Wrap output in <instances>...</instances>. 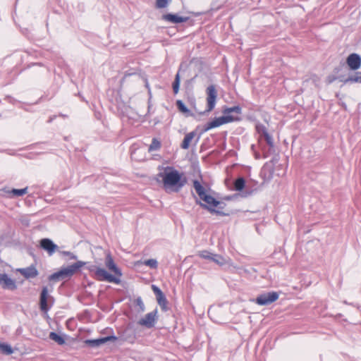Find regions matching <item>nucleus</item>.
<instances>
[{
	"mask_svg": "<svg viewBox=\"0 0 361 361\" xmlns=\"http://www.w3.org/2000/svg\"><path fill=\"white\" fill-rule=\"evenodd\" d=\"M105 265L109 271L114 273L113 276L117 277L118 279H121L120 278L123 275L122 271L114 262V260L110 252H109L106 256Z\"/></svg>",
	"mask_w": 361,
	"mask_h": 361,
	"instance_id": "obj_14",
	"label": "nucleus"
},
{
	"mask_svg": "<svg viewBox=\"0 0 361 361\" xmlns=\"http://www.w3.org/2000/svg\"><path fill=\"white\" fill-rule=\"evenodd\" d=\"M191 105L193 109H194V106L196 108L195 99H193L192 101L191 102Z\"/></svg>",
	"mask_w": 361,
	"mask_h": 361,
	"instance_id": "obj_53",
	"label": "nucleus"
},
{
	"mask_svg": "<svg viewBox=\"0 0 361 361\" xmlns=\"http://www.w3.org/2000/svg\"><path fill=\"white\" fill-rule=\"evenodd\" d=\"M163 171L157 174L154 180L162 184V188L167 193L178 192L187 183V177L173 166H159Z\"/></svg>",
	"mask_w": 361,
	"mask_h": 361,
	"instance_id": "obj_1",
	"label": "nucleus"
},
{
	"mask_svg": "<svg viewBox=\"0 0 361 361\" xmlns=\"http://www.w3.org/2000/svg\"><path fill=\"white\" fill-rule=\"evenodd\" d=\"M190 63H195L196 64H198L200 66H202V61L198 59H195V58H193L191 61H190Z\"/></svg>",
	"mask_w": 361,
	"mask_h": 361,
	"instance_id": "obj_48",
	"label": "nucleus"
},
{
	"mask_svg": "<svg viewBox=\"0 0 361 361\" xmlns=\"http://www.w3.org/2000/svg\"><path fill=\"white\" fill-rule=\"evenodd\" d=\"M161 147V141L157 139V137H153L152 140V142L149 146L148 152H152L154 151H157L160 149Z\"/></svg>",
	"mask_w": 361,
	"mask_h": 361,
	"instance_id": "obj_33",
	"label": "nucleus"
},
{
	"mask_svg": "<svg viewBox=\"0 0 361 361\" xmlns=\"http://www.w3.org/2000/svg\"><path fill=\"white\" fill-rule=\"evenodd\" d=\"M54 302L52 296L49 295L47 286H43L39 294V309L47 313L51 307Z\"/></svg>",
	"mask_w": 361,
	"mask_h": 361,
	"instance_id": "obj_6",
	"label": "nucleus"
},
{
	"mask_svg": "<svg viewBox=\"0 0 361 361\" xmlns=\"http://www.w3.org/2000/svg\"><path fill=\"white\" fill-rule=\"evenodd\" d=\"M118 340V338L112 334L104 337H99L96 339H86L84 341V343L89 348H94L106 343L108 341H116Z\"/></svg>",
	"mask_w": 361,
	"mask_h": 361,
	"instance_id": "obj_9",
	"label": "nucleus"
},
{
	"mask_svg": "<svg viewBox=\"0 0 361 361\" xmlns=\"http://www.w3.org/2000/svg\"><path fill=\"white\" fill-rule=\"evenodd\" d=\"M143 264L146 266L149 267L151 269H157L158 267V262L155 259H146Z\"/></svg>",
	"mask_w": 361,
	"mask_h": 361,
	"instance_id": "obj_41",
	"label": "nucleus"
},
{
	"mask_svg": "<svg viewBox=\"0 0 361 361\" xmlns=\"http://www.w3.org/2000/svg\"><path fill=\"white\" fill-rule=\"evenodd\" d=\"M171 0H156L155 1V7L157 8H166Z\"/></svg>",
	"mask_w": 361,
	"mask_h": 361,
	"instance_id": "obj_37",
	"label": "nucleus"
},
{
	"mask_svg": "<svg viewBox=\"0 0 361 361\" xmlns=\"http://www.w3.org/2000/svg\"><path fill=\"white\" fill-rule=\"evenodd\" d=\"M88 264L87 262L78 261L67 267H63L66 272L68 277L70 279L75 274L79 272L82 267Z\"/></svg>",
	"mask_w": 361,
	"mask_h": 361,
	"instance_id": "obj_18",
	"label": "nucleus"
},
{
	"mask_svg": "<svg viewBox=\"0 0 361 361\" xmlns=\"http://www.w3.org/2000/svg\"><path fill=\"white\" fill-rule=\"evenodd\" d=\"M27 188H24L21 189H12L10 193L14 197H21L27 193Z\"/></svg>",
	"mask_w": 361,
	"mask_h": 361,
	"instance_id": "obj_35",
	"label": "nucleus"
},
{
	"mask_svg": "<svg viewBox=\"0 0 361 361\" xmlns=\"http://www.w3.org/2000/svg\"><path fill=\"white\" fill-rule=\"evenodd\" d=\"M222 113L226 115H231L232 113H235L237 114H241L242 108L240 105L233 106L231 107H228L227 106H224L222 109Z\"/></svg>",
	"mask_w": 361,
	"mask_h": 361,
	"instance_id": "obj_30",
	"label": "nucleus"
},
{
	"mask_svg": "<svg viewBox=\"0 0 361 361\" xmlns=\"http://www.w3.org/2000/svg\"><path fill=\"white\" fill-rule=\"evenodd\" d=\"M0 353L6 355H10L13 353V349L9 343L0 342Z\"/></svg>",
	"mask_w": 361,
	"mask_h": 361,
	"instance_id": "obj_31",
	"label": "nucleus"
},
{
	"mask_svg": "<svg viewBox=\"0 0 361 361\" xmlns=\"http://www.w3.org/2000/svg\"><path fill=\"white\" fill-rule=\"evenodd\" d=\"M205 92L207 95V109L204 111H201L194 106V110L201 116L205 115L214 109L218 97V92L215 85L212 84L209 85L207 87Z\"/></svg>",
	"mask_w": 361,
	"mask_h": 361,
	"instance_id": "obj_4",
	"label": "nucleus"
},
{
	"mask_svg": "<svg viewBox=\"0 0 361 361\" xmlns=\"http://www.w3.org/2000/svg\"><path fill=\"white\" fill-rule=\"evenodd\" d=\"M238 195V194L227 195V196H225L223 199L225 200H227V201H231V200H233Z\"/></svg>",
	"mask_w": 361,
	"mask_h": 361,
	"instance_id": "obj_47",
	"label": "nucleus"
},
{
	"mask_svg": "<svg viewBox=\"0 0 361 361\" xmlns=\"http://www.w3.org/2000/svg\"><path fill=\"white\" fill-rule=\"evenodd\" d=\"M279 298V293L276 291L266 292L259 294L252 301L261 306L269 305Z\"/></svg>",
	"mask_w": 361,
	"mask_h": 361,
	"instance_id": "obj_7",
	"label": "nucleus"
},
{
	"mask_svg": "<svg viewBox=\"0 0 361 361\" xmlns=\"http://www.w3.org/2000/svg\"><path fill=\"white\" fill-rule=\"evenodd\" d=\"M275 168L272 166L271 163H265L261 169L260 177L263 179L264 183L269 182L274 177Z\"/></svg>",
	"mask_w": 361,
	"mask_h": 361,
	"instance_id": "obj_17",
	"label": "nucleus"
},
{
	"mask_svg": "<svg viewBox=\"0 0 361 361\" xmlns=\"http://www.w3.org/2000/svg\"><path fill=\"white\" fill-rule=\"evenodd\" d=\"M18 271L26 279H33L38 276L39 271L35 264L25 268H20Z\"/></svg>",
	"mask_w": 361,
	"mask_h": 361,
	"instance_id": "obj_19",
	"label": "nucleus"
},
{
	"mask_svg": "<svg viewBox=\"0 0 361 361\" xmlns=\"http://www.w3.org/2000/svg\"><path fill=\"white\" fill-rule=\"evenodd\" d=\"M42 66L43 64L42 63H32L27 66L28 68H30L31 66Z\"/></svg>",
	"mask_w": 361,
	"mask_h": 361,
	"instance_id": "obj_50",
	"label": "nucleus"
},
{
	"mask_svg": "<svg viewBox=\"0 0 361 361\" xmlns=\"http://www.w3.org/2000/svg\"><path fill=\"white\" fill-rule=\"evenodd\" d=\"M190 18L188 16H180L178 13H169L161 16V20L173 23L180 24L187 22Z\"/></svg>",
	"mask_w": 361,
	"mask_h": 361,
	"instance_id": "obj_16",
	"label": "nucleus"
},
{
	"mask_svg": "<svg viewBox=\"0 0 361 361\" xmlns=\"http://www.w3.org/2000/svg\"><path fill=\"white\" fill-rule=\"evenodd\" d=\"M139 75L140 78H141V76H142V69L140 67L130 68L128 70H127L126 71H125L123 77L120 80L121 85H123L126 79L128 77H130L132 75Z\"/></svg>",
	"mask_w": 361,
	"mask_h": 361,
	"instance_id": "obj_23",
	"label": "nucleus"
},
{
	"mask_svg": "<svg viewBox=\"0 0 361 361\" xmlns=\"http://www.w3.org/2000/svg\"><path fill=\"white\" fill-rule=\"evenodd\" d=\"M246 181L244 177L240 176L233 182L234 190L238 192H242L245 188Z\"/></svg>",
	"mask_w": 361,
	"mask_h": 361,
	"instance_id": "obj_29",
	"label": "nucleus"
},
{
	"mask_svg": "<svg viewBox=\"0 0 361 361\" xmlns=\"http://www.w3.org/2000/svg\"><path fill=\"white\" fill-rule=\"evenodd\" d=\"M342 106L345 109L346 108V104H345L344 103L342 104Z\"/></svg>",
	"mask_w": 361,
	"mask_h": 361,
	"instance_id": "obj_57",
	"label": "nucleus"
},
{
	"mask_svg": "<svg viewBox=\"0 0 361 361\" xmlns=\"http://www.w3.org/2000/svg\"><path fill=\"white\" fill-rule=\"evenodd\" d=\"M344 62L349 70L356 71L361 67V56L357 53L350 54Z\"/></svg>",
	"mask_w": 361,
	"mask_h": 361,
	"instance_id": "obj_13",
	"label": "nucleus"
},
{
	"mask_svg": "<svg viewBox=\"0 0 361 361\" xmlns=\"http://www.w3.org/2000/svg\"><path fill=\"white\" fill-rule=\"evenodd\" d=\"M152 106V104H149V105H148V106H147V109H148V113L150 111V109H151Z\"/></svg>",
	"mask_w": 361,
	"mask_h": 361,
	"instance_id": "obj_55",
	"label": "nucleus"
},
{
	"mask_svg": "<svg viewBox=\"0 0 361 361\" xmlns=\"http://www.w3.org/2000/svg\"><path fill=\"white\" fill-rule=\"evenodd\" d=\"M93 284H94V282H93V281H88V280H87V286H92Z\"/></svg>",
	"mask_w": 361,
	"mask_h": 361,
	"instance_id": "obj_54",
	"label": "nucleus"
},
{
	"mask_svg": "<svg viewBox=\"0 0 361 361\" xmlns=\"http://www.w3.org/2000/svg\"><path fill=\"white\" fill-rule=\"evenodd\" d=\"M88 264L85 265V268L87 269L90 273L93 274V277L99 281H106L109 283H113L115 284H120L121 280L117 277L113 276L112 274L109 272L104 268L99 267L94 264L87 262Z\"/></svg>",
	"mask_w": 361,
	"mask_h": 361,
	"instance_id": "obj_3",
	"label": "nucleus"
},
{
	"mask_svg": "<svg viewBox=\"0 0 361 361\" xmlns=\"http://www.w3.org/2000/svg\"><path fill=\"white\" fill-rule=\"evenodd\" d=\"M157 312V308H156L152 312L147 313L143 318H141L137 322L138 324L147 329H152L154 327L155 324L158 319Z\"/></svg>",
	"mask_w": 361,
	"mask_h": 361,
	"instance_id": "obj_11",
	"label": "nucleus"
},
{
	"mask_svg": "<svg viewBox=\"0 0 361 361\" xmlns=\"http://www.w3.org/2000/svg\"><path fill=\"white\" fill-rule=\"evenodd\" d=\"M197 76V74H196V75H195V77H194L192 80L195 79Z\"/></svg>",
	"mask_w": 361,
	"mask_h": 361,
	"instance_id": "obj_59",
	"label": "nucleus"
},
{
	"mask_svg": "<svg viewBox=\"0 0 361 361\" xmlns=\"http://www.w3.org/2000/svg\"><path fill=\"white\" fill-rule=\"evenodd\" d=\"M192 186L198 195V197H197L193 192H192L195 204L199 205L203 209L215 212L213 208L212 209L210 206L219 204V200L208 194L207 188L203 186L199 180H193Z\"/></svg>",
	"mask_w": 361,
	"mask_h": 361,
	"instance_id": "obj_2",
	"label": "nucleus"
},
{
	"mask_svg": "<svg viewBox=\"0 0 361 361\" xmlns=\"http://www.w3.org/2000/svg\"><path fill=\"white\" fill-rule=\"evenodd\" d=\"M59 253L63 256L68 257V259H77V256L70 251H59Z\"/></svg>",
	"mask_w": 361,
	"mask_h": 361,
	"instance_id": "obj_43",
	"label": "nucleus"
},
{
	"mask_svg": "<svg viewBox=\"0 0 361 361\" xmlns=\"http://www.w3.org/2000/svg\"><path fill=\"white\" fill-rule=\"evenodd\" d=\"M251 150L252 151L253 153H255V151H257L256 149V146L255 145H251Z\"/></svg>",
	"mask_w": 361,
	"mask_h": 361,
	"instance_id": "obj_51",
	"label": "nucleus"
},
{
	"mask_svg": "<svg viewBox=\"0 0 361 361\" xmlns=\"http://www.w3.org/2000/svg\"><path fill=\"white\" fill-rule=\"evenodd\" d=\"M198 255L203 259L211 261L214 254L210 252L208 250H202L199 252Z\"/></svg>",
	"mask_w": 361,
	"mask_h": 361,
	"instance_id": "obj_39",
	"label": "nucleus"
},
{
	"mask_svg": "<svg viewBox=\"0 0 361 361\" xmlns=\"http://www.w3.org/2000/svg\"><path fill=\"white\" fill-rule=\"evenodd\" d=\"M156 299L157 303L160 305L161 310L164 312H166L169 310V307H167L168 300L166 299L165 294L156 298Z\"/></svg>",
	"mask_w": 361,
	"mask_h": 361,
	"instance_id": "obj_32",
	"label": "nucleus"
},
{
	"mask_svg": "<svg viewBox=\"0 0 361 361\" xmlns=\"http://www.w3.org/2000/svg\"><path fill=\"white\" fill-rule=\"evenodd\" d=\"M134 304L139 307V310H138L139 312H143L145 311V305H144L142 300L140 297L137 298L134 300Z\"/></svg>",
	"mask_w": 361,
	"mask_h": 361,
	"instance_id": "obj_42",
	"label": "nucleus"
},
{
	"mask_svg": "<svg viewBox=\"0 0 361 361\" xmlns=\"http://www.w3.org/2000/svg\"><path fill=\"white\" fill-rule=\"evenodd\" d=\"M152 289L153 293H154L156 298H157L159 296H161V295L164 294L163 293V291L158 286H157L156 285H152Z\"/></svg>",
	"mask_w": 361,
	"mask_h": 361,
	"instance_id": "obj_44",
	"label": "nucleus"
},
{
	"mask_svg": "<svg viewBox=\"0 0 361 361\" xmlns=\"http://www.w3.org/2000/svg\"><path fill=\"white\" fill-rule=\"evenodd\" d=\"M39 246L42 250L46 251L49 256L59 251V246L51 239L48 238H42L39 240Z\"/></svg>",
	"mask_w": 361,
	"mask_h": 361,
	"instance_id": "obj_12",
	"label": "nucleus"
},
{
	"mask_svg": "<svg viewBox=\"0 0 361 361\" xmlns=\"http://www.w3.org/2000/svg\"><path fill=\"white\" fill-rule=\"evenodd\" d=\"M69 279L63 267H61L59 271L50 274L48 276V281L50 283H56L61 280Z\"/></svg>",
	"mask_w": 361,
	"mask_h": 361,
	"instance_id": "obj_20",
	"label": "nucleus"
},
{
	"mask_svg": "<svg viewBox=\"0 0 361 361\" xmlns=\"http://www.w3.org/2000/svg\"><path fill=\"white\" fill-rule=\"evenodd\" d=\"M219 204H215L214 206H210L212 207V209L213 208V209L215 211V212H211V211H208L210 214H216V215H218V216H229V212H225L223 211V209H224L225 206H226V204L223 202H221L219 200Z\"/></svg>",
	"mask_w": 361,
	"mask_h": 361,
	"instance_id": "obj_24",
	"label": "nucleus"
},
{
	"mask_svg": "<svg viewBox=\"0 0 361 361\" xmlns=\"http://www.w3.org/2000/svg\"><path fill=\"white\" fill-rule=\"evenodd\" d=\"M279 161V159L276 156H274L272 157V159L269 161H267L266 163H271L272 164V166L274 167V165L278 162Z\"/></svg>",
	"mask_w": 361,
	"mask_h": 361,
	"instance_id": "obj_46",
	"label": "nucleus"
},
{
	"mask_svg": "<svg viewBox=\"0 0 361 361\" xmlns=\"http://www.w3.org/2000/svg\"><path fill=\"white\" fill-rule=\"evenodd\" d=\"M211 261L214 262L218 265H223L225 263L224 258L221 255L217 254H214V255H213Z\"/></svg>",
	"mask_w": 361,
	"mask_h": 361,
	"instance_id": "obj_40",
	"label": "nucleus"
},
{
	"mask_svg": "<svg viewBox=\"0 0 361 361\" xmlns=\"http://www.w3.org/2000/svg\"><path fill=\"white\" fill-rule=\"evenodd\" d=\"M264 138L268 145V149H267V147L265 145H262L261 144V139H259V147L263 152V158H267L270 154H274L275 152L274 149V143L272 136L269 133H266L262 137Z\"/></svg>",
	"mask_w": 361,
	"mask_h": 361,
	"instance_id": "obj_10",
	"label": "nucleus"
},
{
	"mask_svg": "<svg viewBox=\"0 0 361 361\" xmlns=\"http://www.w3.org/2000/svg\"><path fill=\"white\" fill-rule=\"evenodd\" d=\"M254 157L256 159H259L261 158H263V154L261 155V154L258 151H255Z\"/></svg>",
	"mask_w": 361,
	"mask_h": 361,
	"instance_id": "obj_49",
	"label": "nucleus"
},
{
	"mask_svg": "<svg viewBox=\"0 0 361 361\" xmlns=\"http://www.w3.org/2000/svg\"><path fill=\"white\" fill-rule=\"evenodd\" d=\"M336 80L343 82V84L361 83V72L356 71L353 74L349 75L348 76L346 73H343L342 75L336 77L327 76L326 78L325 82L327 85H330Z\"/></svg>",
	"mask_w": 361,
	"mask_h": 361,
	"instance_id": "obj_5",
	"label": "nucleus"
},
{
	"mask_svg": "<svg viewBox=\"0 0 361 361\" xmlns=\"http://www.w3.org/2000/svg\"><path fill=\"white\" fill-rule=\"evenodd\" d=\"M49 338L55 341L57 344L62 345L66 343V335L61 334L55 331H51L49 336Z\"/></svg>",
	"mask_w": 361,
	"mask_h": 361,
	"instance_id": "obj_27",
	"label": "nucleus"
},
{
	"mask_svg": "<svg viewBox=\"0 0 361 361\" xmlns=\"http://www.w3.org/2000/svg\"><path fill=\"white\" fill-rule=\"evenodd\" d=\"M257 133L259 135V139H262V137L268 133V130L266 126L263 124H257L255 126Z\"/></svg>",
	"mask_w": 361,
	"mask_h": 361,
	"instance_id": "obj_36",
	"label": "nucleus"
},
{
	"mask_svg": "<svg viewBox=\"0 0 361 361\" xmlns=\"http://www.w3.org/2000/svg\"><path fill=\"white\" fill-rule=\"evenodd\" d=\"M180 77L179 74V71L176 73L174 80L172 83V88L173 92L174 94H178L179 89H180Z\"/></svg>",
	"mask_w": 361,
	"mask_h": 361,
	"instance_id": "obj_34",
	"label": "nucleus"
},
{
	"mask_svg": "<svg viewBox=\"0 0 361 361\" xmlns=\"http://www.w3.org/2000/svg\"><path fill=\"white\" fill-rule=\"evenodd\" d=\"M118 339L122 341H128L130 343H134L136 338L135 329L133 323H128L125 329L118 333Z\"/></svg>",
	"mask_w": 361,
	"mask_h": 361,
	"instance_id": "obj_8",
	"label": "nucleus"
},
{
	"mask_svg": "<svg viewBox=\"0 0 361 361\" xmlns=\"http://www.w3.org/2000/svg\"><path fill=\"white\" fill-rule=\"evenodd\" d=\"M84 279H86V280H87V276H84Z\"/></svg>",
	"mask_w": 361,
	"mask_h": 361,
	"instance_id": "obj_60",
	"label": "nucleus"
},
{
	"mask_svg": "<svg viewBox=\"0 0 361 361\" xmlns=\"http://www.w3.org/2000/svg\"><path fill=\"white\" fill-rule=\"evenodd\" d=\"M219 122H218V120H217V118L215 117L214 119H212V121H209L208 123H207L203 128L200 130L196 140H195V142H197L200 138V136L204 133L205 132L212 129V128H217V127H219Z\"/></svg>",
	"mask_w": 361,
	"mask_h": 361,
	"instance_id": "obj_22",
	"label": "nucleus"
},
{
	"mask_svg": "<svg viewBox=\"0 0 361 361\" xmlns=\"http://www.w3.org/2000/svg\"><path fill=\"white\" fill-rule=\"evenodd\" d=\"M61 116L62 117H66V115H63V114H60Z\"/></svg>",
	"mask_w": 361,
	"mask_h": 361,
	"instance_id": "obj_58",
	"label": "nucleus"
},
{
	"mask_svg": "<svg viewBox=\"0 0 361 361\" xmlns=\"http://www.w3.org/2000/svg\"><path fill=\"white\" fill-rule=\"evenodd\" d=\"M141 78L144 80L145 81V87L148 90V94H152L151 93V90H150V87H149V82H148V80L146 77L145 75H142V76H141Z\"/></svg>",
	"mask_w": 361,
	"mask_h": 361,
	"instance_id": "obj_45",
	"label": "nucleus"
},
{
	"mask_svg": "<svg viewBox=\"0 0 361 361\" xmlns=\"http://www.w3.org/2000/svg\"><path fill=\"white\" fill-rule=\"evenodd\" d=\"M257 191V188L255 189H250V188H246L243 190L242 192L239 194L242 197H248L250 196H252L254 192Z\"/></svg>",
	"mask_w": 361,
	"mask_h": 361,
	"instance_id": "obj_38",
	"label": "nucleus"
},
{
	"mask_svg": "<svg viewBox=\"0 0 361 361\" xmlns=\"http://www.w3.org/2000/svg\"><path fill=\"white\" fill-rule=\"evenodd\" d=\"M199 128H200V126H197L195 130H194L193 131H192L189 133H187L185 135V137L180 144V147L182 149H188L190 147V143H191L192 140L194 139V137L196 136L197 130Z\"/></svg>",
	"mask_w": 361,
	"mask_h": 361,
	"instance_id": "obj_21",
	"label": "nucleus"
},
{
	"mask_svg": "<svg viewBox=\"0 0 361 361\" xmlns=\"http://www.w3.org/2000/svg\"><path fill=\"white\" fill-rule=\"evenodd\" d=\"M343 73H346V65L345 63L341 60L339 64L334 68L332 74H330L328 76L336 77L342 75Z\"/></svg>",
	"mask_w": 361,
	"mask_h": 361,
	"instance_id": "obj_28",
	"label": "nucleus"
},
{
	"mask_svg": "<svg viewBox=\"0 0 361 361\" xmlns=\"http://www.w3.org/2000/svg\"><path fill=\"white\" fill-rule=\"evenodd\" d=\"M54 118H55V116H54V117H53V118H51H51L49 119L48 122H49V123H51V122L54 120Z\"/></svg>",
	"mask_w": 361,
	"mask_h": 361,
	"instance_id": "obj_56",
	"label": "nucleus"
},
{
	"mask_svg": "<svg viewBox=\"0 0 361 361\" xmlns=\"http://www.w3.org/2000/svg\"><path fill=\"white\" fill-rule=\"evenodd\" d=\"M219 126H222L224 124H226L228 123H232L234 121H241V118L239 116H235L233 115H226L224 114L223 116L220 117H216Z\"/></svg>",
	"mask_w": 361,
	"mask_h": 361,
	"instance_id": "obj_25",
	"label": "nucleus"
},
{
	"mask_svg": "<svg viewBox=\"0 0 361 361\" xmlns=\"http://www.w3.org/2000/svg\"><path fill=\"white\" fill-rule=\"evenodd\" d=\"M176 106L178 110L184 114L185 116L195 117V115L185 106V103L181 99L176 100Z\"/></svg>",
	"mask_w": 361,
	"mask_h": 361,
	"instance_id": "obj_26",
	"label": "nucleus"
},
{
	"mask_svg": "<svg viewBox=\"0 0 361 361\" xmlns=\"http://www.w3.org/2000/svg\"><path fill=\"white\" fill-rule=\"evenodd\" d=\"M0 286L3 289L15 290L18 288L16 281L7 274H0Z\"/></svg>",
	"mask_w": 361,
	"mask_h": 361,
	"instance_id": "obj_15",
	"label": "nucleus"
},
{
	"mask_svg": "<svg viewBox=\"0 0 361 361\" xmlns=\"http://www.w3.org/2000/svg\"><path fill=\"white\" fill-rule=\"evenodd\" d=\"M152 94H149V99L147 102V104L149 105V104H152Z\"/></svg>",
	"mask_w": 361,
	"mask_h": 361,
	"instance_id": "obj_52",
	"label": "nucleus"
}]
</instances>
